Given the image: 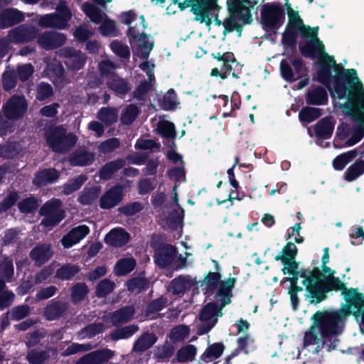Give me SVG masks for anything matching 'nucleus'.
Listing matches in <instances>:
<instances>
[{
	"label": "nucleus",
	"mask_w": 364,
	"mask_h": 364,
	"mask_svg": "<svg viewBox=\"0 0 364 364\" xmlns=\"http://www.w3.org/2000/svg\"><path fill=\"white\" fill-rule=\"evenodd\" d=\"M334 121L332 117H325L320 120L315 126V132L317 136L323 138H329L334 129Z\"/></svg>",
	"instance_id": "nucleus-27"
},
{
	"label": "nucleus",
	"mask_w": 364,
	"mask_h": 364,
	"mask_svg": "<svg viewBox=\"0 0 364 364\" xmlns=\"http://www.w3.org/2000/svg\"><path fill=\"white\" fill-rule=\"evenodd\" d=\"M36 36V29L33 27L21 26L9 32L11 41L15 43L28 42Z\"/></svg>",
	"instance_id": "nucleus-19"
},
{
	"label": "nucleus",
	"mask_w": 364,
	"mask_h": 364,
	"mask_svg": "<svg viewBox=\"0 0 364 364\" xmlns=\"http://www.w3.org/2000/svg\"><path fill=\"white\" fill-rule=\"evenodd\" d=\"M59 178V172L55 168H47L39 171L33 178V183L43 186L53 183Z\"/></svg>",
	"instance_id": "nucleus-24"
},
{
	"label": "nucleus",
	"mask_w": 364,
	"mask_h": 364,
	"mask_svg": "<svg viewBox=\"0 0 364 364\" xmlns=\"http://www.w3.org/2000/svg\"><path fill=\"white\" fill-rule=\"evenodd\" d=\"M138 328L135 326H129L116 330L112 333V338L114 340L126 339L132 336L136 332Z\"/></svg>",
	"instance_id": "nucleus-52"
},
{
	"label": "nucleus",
	"mask_w": 364,
	"mask_h": 364,
	"mask_svg": "<svg viewBox=\"0 0 364 364\" xmlns=\"http://www.w3.org/2000/svg\"><path fill=\"white\" fill-rule=\"evenodd\" d=\"M82 9L90 21L95 23H100L106 16L103 11L89 3H85L82 6Z\"/></svg>",
	"instance_id": "nucleus-35"
},
{
	"label": "nucleus",
	"mask_w": 364,
	"mask_h": 364,
	"mask_svg": "<svg viewBox=\"0 0 364 364\" xmlns=\"http://www.w3.org/2000/svg\"><path fill=\"white\" fill-rule=\"evenodd\" d=\"M139 114V109L136 105H129L122 112L121 121L122 124L129 125L136 118Z\"/></svg>",
	"instance_id": "nucleus-45"
},
{
	"label": "nucleus",
	"mask_w": 364,
	"mask_h": 364,
	"mask_svg": "<svg viewBox=\"0 0 364 364\" xmlns=\"http://www.w3.org/2000/svg\"><path fill=\"white\" fill-rule=\"evenodd\" d=\"M38 204L36 198H28L18 203V208L23 213H31L36 210Z\"/></svg>",
	"instance_id": "nucleus-63"
},
{
	"label": "nucleus",
	"mask_w": 364,
	"mask_h": 364,
	"mask_svg": "<svg viewBox=\"0 0 364 364\" xmlns=\"http://www.w3.org/2000/svg\"><path fill=\"white\" fill-rule=\"evenodd\" d=\"M178 186L176 183L173 188V203L172 205L173 212L169 213L168 221L173 228H181L182 223L184 216L183 209L180 207L178 203Z\"/></svg>",
	"instance_id": "nucleus-18"
},
{
	"label": "nucleus",
	"mask_w": 364,
	"mask_h": 364,
	"mask_svg": "<svg viewBox=\"0 0 364 364\" xmlns=\"http://www.w3.org/2000/svg\"><path fill=\"white\" fill-rule=\"evenodd\" d=\"M224 345L215 343L210 345L201 355V358L205 363L212 362L218 358L223 353Z\"/></svg>",
	"instance_id": "nucleus-33"
},
{
	"label": "nucleus",
	"mask_w": 364,
	"mask_h": 364,
	"mask_svg": "<svg viewBox=\"0 0 364 364\" xmlns=\"http://www.w3.org/2000/svg\"><path fill=\"white\" fill-rule=\"evenodd\" d=\"M296 33L295 30L287 28L282 36V44L285 47H293L296 43Z\"/></svg>",
	"instance_id": "nucleus-61"
},
{
	"label": "nucleus",
	"mask_w": 364,
	"mask_h": 364,
	"mask_svg": "<svg viewBox=\"0 0 364 364\" xmlns=\"http://www.w3.org/2000/svg\"><path fill=\"white\" fill-rule=\"evenodd\" d=\"M156 341V337L153 333H144L136 341L134 350L135 351H144L151 348Z\"/></svg>",
	"instance_id": "nucleus-37"
},
{
	"label": "nucleus",
	"mask_w": 364,
	"mask_h": 364,
	"mask_svg": "<svg viewBox=\"0 0 364 364\" xmlns=\"http://www.w3.org/2000/svg\"><path fill=\"white\" fill-rule=\"evenodd\" d=\"M123 198V188L115 186L106 191L100 200V206L103 209H110L118 205Z\"/></svg>",
	"instance_id": "nucleus-15"
},
{
	"label": "nucleus",
	"mask_w": 364,
	"mask_h": 364,
	"mask_svg": "<svg viewBox=\"0 0 364 364\" xmlns=\"http://www.w3.org/2000/svg\"><path fill=\"white\" fill-rule=\"evenodd\" d=\"M88 293V288L85 283H77L72 288L71 297L74 302L84 299Z\"/></svg>",
	"instance_id": "nucleus-50"
},
{
	"label": "nucleus",
	"mask_w": 364,
	"mask_h": 364,
	"mask_svg": "<svg viewBox=\"0 0 364 364\" xmlns=\"http://www.w3.org/2000/svg\"><path fill=\"white\" fill-rule=\"evenodd\" d=\"M326 90L321 87H311L307 93L306 102L311 105H323L327 101Z\"/></svg>",
	"instance_id": "nucleus-28"
},
{
	"label": "nucleus",
	"mask_w": 364,
	"mask_h": 364,
	"mask_svg": "<svg viewBox=\"0 0 364 364\" xmlns=\"http://www.w3.org/2000/svg\"><path fill=\"white\" fill-rule=\"evenodd\" d=\"M86 180L87 177L84 175H80L76 178L70 180L68 183L65 184L63 193L65 195H69L73 192L78 190L86 181Z\"/></svg>",
	"instance_id": "nucleus-49"
},
{
	"label": "nucleus",
	"mask_w": 364,
	"mask_h": 364,
	"mask_svg": "<svg viewBox=\"0 0 364 364\" xmlns=\"http://www.w3.org/2000/svg\"><path fill=\"white\" fill-rule=\"evenodd\" d=\"M262 23L267 31L278 29L284 21V14L279 4H266L262 8Z\"/></svg>",
	"instance_id": "nucleus-10"
},
{
	"label": "nucleus",
	"mask_w": 364,
	"mask_h": 364,
	"mask_svg": "<svg viewBox=\"0 0 364 364\" xmlns=\"http://www.w3.org/2000/svg\"><path fill=\"white\" fill-rule=\"evenodd\" d=\"M95 154L85 150L75 151L70 157V162L73 166H87L92 163Z\"/></svg>",
	"instance_id": "nucleus-29"
},
{
	"label": "nucleus",
	"mask_w": 364,
	"mask_h": 364,
	"mask_svg": "<svg viewBox=\"0 0 364 364\" xmlns=\"http://www.w3.org/2000/svg\"><path fill=\"white\" fill-rule=\"evenodd\" d=\"M52 255L53 252L50 250V247L48 245L37 246L31 252V258L39 264L48 261Z\"/></svg>",
	"instance_id": "nucleus-31"
},
{
	"label": "nucleus",
	"mask_w": 364,
	"mask_h": 364,
	"mask_svg": "<svg viewBox=\"0 0 364 364\" xmlns=\"http://www.w3.org/2000/svg\"><path fill=\"white\" fill-rule=\"evenodd\" d=\"M47 68L45 70L46 75L57 86H63L68 81L65 78V70L60 62L53 60L52 62H46Z\"/></svg>",
	"instance_id": "nucleus-16"
},
{
	"label": "nucleus",
	"mask_w": 364,
	"mask_h": 364,
	"mask_svg": "<svg viewBox=\"0 0 364 364\" xmlns=\"http://www.w3.org/2000/svg\"><path fill=\"white\" fill-rule=\"evenodd\" d=\"M98 196V191L96 188L85 189L79 197V201L83 205H89L94 202Z\"/></svg>",
	"instance_id": "nucleus-59"
},
{
	"label": "nucleus",
	"mask_w": 364,
	"mask_h": 364,
	"mask_svg": "<svg viewBox=\"0 0 364 364\" xmlns=\"http://www.w3.org/2000/svg\"><path fill=\"white\" fill-rule=\"evenodd\" d=\"M220 274L218 272H209L203 281V285L206 289L207 294H212L213 291L218 287L219 289L221 284L224 281H220ZM228 279H226L227 281Z\"/></svg>",
	"instance_id": "nucleus-39"
},
{
	"label": "nucleus",
	"mask_w": 364,
	"mask_h": 364,
	"mask_svg": "<svg viewBox=\"0 0 364 364\" xmlns=\"http://www.w3.org/2000/svg\"><path fill=\"white\" fill-rule=\"evenodd\" d=\"M27 109V102L24 97L13 96L2 107L4 120L0 118V136H4L14 131V123L11 120L18 119L23 116Z\"/></svg>",
	"instance_id": "nucleus-7"
},
{
	"label": "nucleus",
	"mask_w": 364,
	"mask_h": 364,
	"mask_svg": "<svg viewBox=\"0 0 364 364\" xmlns=\"http://www.w3.org/2000/svg\"><path fill=\"white\" fill-rule=\"evenodd\" d=\"M162 107L164 109H173L176 105V95L173 90H168L162 99Z\"/></svg>",
	"instance_id": "nucleus-64"
},
{
	"label": "nucleus",
	"mask_w": 364,
	"mask_h": 364,
	"mask_svg": "<svg viewBox=\"0 0 364 364\" xmlns=\"http://www.w3.org/2000/svg\"><path fill=\"white\" fill-rule=\"evenodd\" d=\"M46 139L48 146L55 152L65 151L77 141L74 134H67L65 130L62 127L49 129L46 134Z\"/></svg>",
	"instance_id": "nucleus-8"
},
{
	"label": "nucleus",
	"mask_w": 364,
	"mask_h": 364,
	"mask_svg": "<svg viewBox=\"0 0 364 364\" xmlns=\"http://www.w3.org/2000/svg\"><path fill=\"white\" fill-rule=\"evenodd\" d=\"M166 299L161 297L153 301L147 307L146 316L150 318H153L152 314H155L161 311L166 304Z\"/></svg>",
	"instance_id": "nucleus-60"
},
{
	"label": "nucleus",
	"mask_w": 364,
	"mask_h": 364,
	"mask_svg": "<svg viewBox=\"0 0 364 364\" xmlns=\"http://www.w3.org/2000/svg\"><path fill=\"white\" fill-rule=\"evenodd\" d=\"M114 288V283L108 279H105L97 286L96 294L100 297L105 296L112 292Z\"/></svg>",
	"instance_id": "nucleus-55"
},
{
	"label": "nucleus",
	"mask_w": 364,
	"mask_h": 364,
	"mask_svg": "<svg viewBox=\"0 0 364 364\" xmlns=\"http://www.w3.org/2000/svg\"><path fill=\"white\" fill-rule=\"evenodd\" d=\"M89 232L90 228L85 225L75 227L63 237L62 244L65 248L71 247L85 237Z\"/></svg>",
	"instance_id": "nucleus-17"
},
{
	"label": "nucleus",
	"mask_w": 364,
	"mask_h": 364,
	"mask_svg": "<svg viewBox=\"0 0 364 364\" xmlns=\"http://www.w3.org/2000/svg\"><path fill=\"white\" fill-rule=\"evenodd\" d=\"M285 7L288 14V28L296 31L303 37L308 38L304 45L300 46V50L306 57L316 56L318 58L320 68L317 72V80L325 86L331 85V80L336 82L340 73V66L336 63L333 56L325 52L323 43L318 38V28H311L304 24L298 11H294L289 2H286Z\"/></svg>",
	"instance_id": "nucleus-3"
},
{
	"label": "nucleus",
	"mask_w": 364,
	"mask_h": 364,
	"mask_svg": "<svg viewBox=\"0 0 364 364\" xmlns=\"http://www.w3.org/2000/svg\"><path fill=\"white\" fill-rule=\"evenodd\" d=\"M176 255V248L171 245H165L158 250L155 255V262L161 267H165L173 262Z\"/></svg>",
	"instance_id": "nucleus-20"
},
{
	"label": "nucleus",
	"mask_w": 364,
	"mask_h": 364,
	"mask_svg": "<svg viewBox=\"0 0 364 364\" xmlns=\"http://www.w3.org/2000/svg\"><path fill=\"white\" fill-rule=\"evenodd\" d=\"M79 269L75 265H66L58 269L56 272V277L61 279H69L74 277Z\"/></svg>",
	"instance_id": "nucleus-57"
},
{
	"label": "nucleus",
	"mask_w": 364,
	"mask_h": 364,
	"mask_svg": "<svg viewBox=\"0 0 364 364\" xmlns=\"http://www.w3.org/2000/svg\"><path fill=\"white\" fill-rule=\"evenodd\" d=\"M137 14L134 10H129L122 12L119 16V20L121 23L129 26L127 35L131 43L134 44L136 47L134 51V56L139 58L144 61L139 64V67L144 71L149 79V82L141 83L135 92V97L141 99L144 94L149 91L152 86V82L154 81V75L153 70L155 65L147 58L154 48V41L150 36L144 33L146 28L144 16H139L140 24L132 26V23L136 19Z\"/></svg>",
	"instance_id": "nucleus-4"
},
{
	"label": "nucleus",
	"mask_w": 364,
	"mask_h": 364,
	"mask_svg": "<svg viewBox=\"0 0 364 364\" xmlns=\"http://www.w3.org/2000/svg\"><path fill=\"white\" fill-rule=\"evenodd\" d=\"M97 117L105 125H111L118 119V111L114 108L102 107L97 114Z\"/></svg>",
	"instance_id": "nucleus-34"
},
{
	"label": "nucleus",
	"mask_w": 364,
	"mask_h": 364,
	"mask_svg": "<svg viewBox=\"0 0 364 364\" xmlns=\"http://www.w3.org/2000/svg\"><path fill=\"white\" fill-rule=\"evenodd\" d=\"M297 255V248L295 244L289 241L283 247L282 252L275 257L276 260H281L284 264L282 272L284 274H289L292 277H286L284 281H289L291 287L289 294L292 309L296 311L298 308L299 299L298 292L302 291L303 289L297 285L299 278H301L302 284L306 287V296L309 298L311 304H318L325 299L326 291L322 279L321 272L315 269L309 272L306 269L298 271V263L295 261Z\"/></svg>",
	"instance_id": "nucleus-2"
},
{
	"label": "nucleus",
	"mask_w": 364,
	"mask_h": 364,
	"mask_svg": "<svg viewBox=\"0 0 364 364\" xmlns=\"http://www.w3.org/2000/svg\"><path fill=\"white\" fill-rule=\"evenodd\" d=\"M130 236L127 232L121 228L112 229L107 234L105 242L113 247H122L129 240Z\"/></svg>",
	"instance_id": "nucleus-23"
},
{
	"label": "nucleus",
	"mask_w": 364,
	"mask_h": 364,
	"mask_svg": "<svg viewBox=\"0 0 364 364\" xmlns=\"http://www.w3.org/2000/svg\"><path fill=\"white\" fill-rule=\"evenodd\" d=\"M37 42L46 50H53L65 43L66 36L56 31H45L38 36Z\"/></svg>",
	"instance_id": "nucleus-14"
},
{
	"label": "nucleus",
	"mask_w": 364,
	"mask_h": 364,
	"mask_svg": "<svg viewBox=\"0 0 364 364\" xmlns=\"http://www.w3.org/2000/svg\"><path fill=\"white\" fill-rule=\"evenodd\" d=\"M135 266L136 262L133 258H124L115 264L114 272L119 276L124 275L132 272Z\"/></svg>",
	"instance_id": "nucleus-40"
},
{
	"label": "nucleus",
	"mask_w": 364,
	"mask_h": 364,
	"mask_svg": "<svg viewBox=\"0 0 364 364\" xmlns=\"http://www.w3.org/2000/svg\"><path fill=\"white\" fill-rule=\"evenodd\" d=\"M346 304L336 311H318L314 316V326L304 336V345H316V350L326 346L329 351L336 348L338 341L336 336L343 328V322L351 313L360 317L364 309V296L355 289H350L343 293Z\"/></svg>",
	"instance_id": "nucleus-1"
},
{
	"label": "nucleus",
	"mask_w": 364,
	"mask_h": 364,
	"mask_svg": "<svg viewBox=\"0 0 364 364\" xmlns=\"http://www.w3.org/2000/svg\"><path fill=\"white\" fill-rule=\"evenodd\" d=\"M216 1L196 0V3L191 8L192 12L196 16L195 20L210 26L214 18L216 25H223L225 35L234 30H239L242 24L248 23L252 21L250 8L253 4L250 0H228L227 4L230 16L223 22L220 21L218 16L215 14V12L219 9Z\"/></svg>",
	"instance_id": "nucleus-5"
},
{
	"label": "nucleus",
	"mask_w": 364,
	"mask_h": 364,
	"mask_svg": "<svg viewBox=\"0 0 364 364\" xmlns=\"http://www.w3.org/2000/svg\"><path fill=\"white\" fill-rule=\"evenodd\" d=\"M190 329L186 326H178L173 328L170 333V338L173 341H180L188 337Z\"/></svg>",
	"instance_id": "nucleus-53"
},
{
	"label": "nucleus",
	"mask_w": 364,
	"mask_h": 364,
	"mask_svg": "<svg viewBox=\"0 0 364 364\" xmlns=\"http://www.w3.org/2000/svg\"><path fill=\"white\" fill-rule=\"evenodd\" d=\"M59 55L66 58L65 64L68 68L75 71L82 69L87 60V56L85 53L69 47L60 49Z\"/></svg>",
	"instance_id": "nucleus-13"
},
{
	"label": "nucleus",
	"mask_w": 364,
	"mask_h": 364,
	"mask_svg": "<svg viewBox=\"0 0 364 364\" xmlns=\"http://www.w3.org/2000/svg\"><path fill=\"white\" fill-rule=\"evenodd\" d=\"M235 279L228 278L223 282L215 296V302L208 304L201 311L200 320L202 322L198 330L200 335L208 333L215 325L218 317L221 316V309L230 303L232 289L235 286Z\"/></svg>",
	"instance_id": "nucleus-6"
},
{
	"label": "nucleus",
	"mask_w": 364,
	"mask_h": 364,
	"mask_svg": "<svg viewBox=\"0 0 364 364\" xmlns=\"http://www.w3.org/2000/svg\"><path fill=\"white\" fill-rule=\"evenodd\" d=\"M114 355V353L109 349L93 351L80 358L77 364H100Z\"/></svg>",
	"instance_id": "nucleus-21"
},
{
	"label": "nucleus",
	"mask_w": 364,
	"mask_h": 364,
	"mask_svg": "<svg viewBox=\"0 0 364 364\" xmlns=\"http://www.w3.org/2000/svg\"><path fill=\"white\" fill-rule=\"evenodd\" d=\"M107 83L109 88L117 94H124L129 90L127 82L117 75L107 81Z\"/></svg>",
	"instance_id": "nucleus-46"
},
{
	"label": "nucleus",
	"mask_w": 364,
	"mask_h": 364,
	"mask_svg": "<svg viewBox=\"0 0 364 364\" xmlns=\"http://www.w3.org/2000/svg\"><path fill=\"white\" fill-rule=\"evenodd\" d=\"M60 200L53 198L41 207L40 213L45 218L41 223V225L46 230H50L64 218V212L60 209Z\"/></svg>",
	"instance_id": "nucleus-11"
},
{
	"label": "nucleus",
	"mask_w": 364,
	"mask_h": 364,
	"mask_svg": "<svg viewBox=\"0 0 364 364\" xmlns=\"http://www.w3.org/2000/svg\"><path fill=\"white\" fill-rule=\"evenodd\" d=\"M23 15L16 9H7L0 14V28H6L18 23Z\"/></svg>",
	"instance_id": "nucleus-25"
},
{
	"label": "nucleus",
	"mask_w": 364,
	"mask_h": 364,
	"mask_svg": "<svg viewBox=\"0 0 364 364\" xmlns=\"http://www.w3.org/2000/svg\"><path fill=\"white\" fill-rule=\"evenodd\" d=\"M125 165V161L117 159L105 164L100 171V177L102 179H109L112 176Z\"/></svg>",
	"instance_id": "nucleus-32"
},
{
	"label": "nucleus",
	"mask_w": 364,
	"mask_h": 364,
	"mask_svg": "<svg viewBox=\"0 0 364 364\" xmlns=\"http://www.w3.org/2000/svg\"><path fill=\"white\" fill-rule=\"evenodd\" d=\"M72 17V13L63 1H60L56 6V12L41 16L39 25L46 28L64 29L68 27V21Z\"/></svg>",
	"instance_id": "nucleus-9"
},
{
	"label": "nucleus",
	"mask_w": 364,
	"mask_h": 364,
	"mask_svg": "<svg viewBox=\"0 0 364 364\" xmlns=\"http://www.w3.org/2000/svg\"><path fill=\"white\" fill-rule=\"evenodd\" d=\"M157 129L161 135L166 138H172L175 136L174 125L168 121H161L158 123Z\"/></svg>",
	"instance_id": "nucleus-54"
},
{
	"label": "nucleus",
	"mask_w": 364,
	"mask_h": 364,
	"mask_svg": "<svg viewBox=\"0 0 364 364\" xmlns=\"http://www.w3.org/2000/svg\"><path fill=\"white\" fill-rule=\"evenodd\" d=\"M196 348L193 345H188L181 348L177 353L179 362L193 360L196 354Z\"/></svg>",
	"instance_id": "nucleus-47"
},
{
	"label": "nucleus",
	"mask_w": 364,
	"mask_h": 364,
	"mask_svg": "<svg viewBox=\"0 0 364 364\" xmlns=\"http://www.w3.org/2000/svg\"><path fill=\"white\" fill-rule=\"evenodd\" d=\"M134 314L132 306L122 308L115 311L112 316V322L114 325H118L129 321Z\"/></svg>",
	"instance_id": "nucleus-36"
},
{
	"label": "nucleus",
	"mask_w": 364,
	"mask_h": 364,
	"mask_svg": "<svg viewBox=\"0 0 364 364\" xmlns=\"http://www.w3.org/2000/svg\"><path fill=\"white\" fill-rule=\"evenodd\" d=\"M49 353L55 355L56 352L53 349H50L48 351H31L28 353L27 358L31 364H42L49 358Z\"/></svg>",
	"instance_id": "nucleus-44"
},
{
	"label": "nucleus",
	"mask_w": 364,
	"mask_h": 364,
	"mask_svg": "<svg viewBox=\"0 0 364 364\" xmlns=\"http://www.w3.org/2000/svg\"><path fill=\"white\" fill-rule=\"evenodd\" d=\"M280 71L282 77L288 82H294L298 79L305 77L307 70L299 59L292 61V67L287 60H282L280 63Z\"/></svg>",
	"instance_id": "nucleus-12"
},
{
	"label": "nucleus",
	"mask_w": 364,
	"mask_h": 364,
	"mask_svg": "<svg viewBox=\"0 0 364 364\" xmlns=\"http://www.w3.org/2000/svg\"><path fill=\"white\" fill-rule=\"evenodd\" d=\"M357 156L355 149L350 150L338 156L333 161V166L336 170L341 171L346 165L351 161Z\"/></svg>",
	"instance_id": "nucleus-42"
},
{
	"label": "nucleus",
	"mask_w": 364,
	"mask_h": 364,
	"mask_svg": "<svg viewBox=\"0 0 364 364\" xmlns=\"http://www.w3.org/2000/svg\"><path fill=\"white\" fill-rule=\"evenodd\" d=\"M195 284V279L188 275H181L175 278L170 284L168 291L173 294L182 295Z\"/></svg>",
	"instance_id": "nucleus-22"
},
{
	"label": "nucleus",
	"mask_w": 364,
	"mask_h": 364,
	"mask_svg": "<svg viewBox=\"0 0 364 364\" xmlns=\"http://www.w3.org/2000/svg\"><path fill=\"white\" fill-rule=\"evenodd\" d=\"M364 173V157L361 154L353 164H351L344 173V178L347 181H353Z\"/></svg>",
	"instance_id": "nucleus-26"
},
{
	"label": "nucleus",
	"mask_w": 364,
	"mask_h": 364,
	"mask_svg": "<svg viewBox=\"0 0 364 364\" xmlns=\"http://www.w3.org/2000/svg\"><path fill=\"white\" fill-rule=\"evenodd\" d=\"M14 274L13 262L9 258H5L0 262V277L9 280Z\"/></svg>",
	"instance_id": "nucleus-51"
},
{
	"label": "nucleus",
	"mask_w": 364,
	"mask_h": 364,
	"mask_svg": "<svg viewBox=\"0 0 364 364\" xmlns=\"http://www.w3.org/2000/svg\"><path fill=\"white\" fill-rule=\"evenodd\" d=\"M18 151V144L16 143L6 144L0 148V155L4 158H12L16 156Z\"/></svg>",
	"instance_id": "nucleus-62"
},
{
	"label": "nucleus",
	"mask_w": 364,
	"mask_h": 364,
	"mask_svg": "<svg viewBox=\"0 0 364 364\" xmlns=\"http://www.w3.org/2000/svg\"><path fill=\"white\" fill-rule=\"evenodd\" d=\"M212 56L217 59L220 67V71L224 73H229L235 63L234 55L232 53L226 52L221 54L219 52L212 53Z\"/></svg>",
	"instance_id": "nucleus-30"
},
{
	"label": "nucleus",
	"mask_w": 364,
	"mask_h": 364,
	"mask_svg": "<svg viewBox=\"0 0 364 364\" xmlns=\"http://www.w3.org/2000/svg\"><path fill=\"white\" fill-rule=\"evenodd\" d=\"M321 115V109L310 107L303 108L299 114L300 121L305 123H310L318 119Z\"/></svg>",
	"instance_id": "nucleus-43"
},
{
	"label": "nucleus",
	"mask_w": 364,
	"mask_h": 364,
	"mask_svg": "<svg viewBox=\"0 0 364 364\" xmlns=\"http://www.w3.org/2000/svg\"><path fill=\"white\" fill-rule=\"evenodd\" d=\"M116 67L109 60H102L99 63V69L102 77L107 79V81L112 80L114 76H117L114 73Z\"/></svg>",
	"instance_id": "nucleus-48"
},
{
	"label": "nucleus",
	"mask_w": 364,
	"mask_h": 364,
	"mask_svg": "<svg viewBox=\"0 0 364 364\" xmlns=\"http://www.w3.org/2000/svg\"><path fill=\"white\" fill-rule=\"evenodd\" d=\"M100 23L99 30L103 36L114 37L118 35L116 22L109 18L107 15Z\"/></svg>",
	"instance_id": "nucleus-38"
},
{
	"label": "nucleus",
	"mask_w": 364,
	"mask_h": 364,
	"mask_svg": "<svg viewBox=\"0 0 364 364\" xmlns=\"http://www.w3.org/2000/svg\"><path fill=\"white\" fill-rule=\"evenodd\" d=\"M66 309V305L59 301H52L46 306L45 316L48 320H53L63 313Z\"/></svg>",
	"instance_id": "nucleus-41"
},
{
	"label": "nucleus",
	"mask_w": 364,
	"mask_h": 364,
	"mask_svg": "<svg viewBox=\"0 0 364 364\" xmlns=\"http://www.w3.org/2000/svg\"><path fill=\"white\" fill-rule=\"evenodd\" d=\"M94 34V31L89 29L85 25H80L75 30L73 35L75 38L81 42H85L91 38Z\"/></svg>",
	"instance_id": "nucleus-58"
},
{
	"label": "nucleus",
	"mask_w": 364,
	"mask_h": 364,
	"mask_svg": "<svg viewBox=\"0 0 364 364\" xmlns=\"http://www.w3.org/2000/svg\"><path fill=\"white\" fill-rule=\"evenodd\" d=\"M147 281L143 278L138 277L129 280L127 283L128 289L134 294L140 292L147 287Z\"/></svg>",
	"instance_id": "nucleus-56"
}]
</instances>
